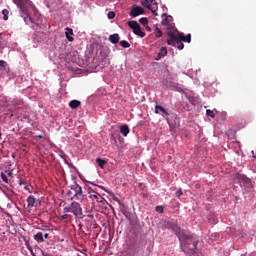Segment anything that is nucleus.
<instances>
[{"instance_id":"obj_17","label":"nucleus","mask_w":256,"mask_h":256,"mask_svg":"<svg viewBox=\"0 0 256 256\" xmlns=\"http://www.w3.org/2000/svg\"><path fill=\"white\" fill-rule=\"evenodd\" d=\"M35 241L37 243H43L45 241V238H43V232H38L36 235H34Z\"/></svg>"},{"instance_id":"obj_28","label":"nucleus","mask_w":256,"mask_h":256,"mask_svg":"<svg viewBox=\"0 0 256 256\" xmlns=\"http://www.w3.org/2000/svg\"><path fill=\"white\" fill-rule=\"evenodd\" d=\"M61 221H67V219H71V215L69 214H64L60 216Z\"/></svg>"},{"instance_id":"obj_35","label":"nucleus","mask_w":256,"mask_h":256,"mask_svg":"<svg viewBox=\"0 0 256 256\" xmlns=\"http://www.w3.org/2000/svg\"><path fill=\"white\" fill-rule=\"evenodd\" d=\"M9 177H13V171L8 170L5 172Z\"/></svg>"},{"instance_id":"obj_32","label":"nucleus","mask_w":256,"mask_h":256,"mask_svg":"<svg viewBox=\"0 0 256 256\" xmlns=\"http://www.w3.org/2000/svg\"><path fill=\"white\" fill-rule=\"evenodd\" d=\"M156 211L157 213H163L164 212L163 206H156Z\"/></svg>"},{"instance_id":"obj_7","label":"nucleus","mask_w":256,"mask_h":256,"mask_svg":"<svg viewBox=\"0 0 256 256\" xmlns=\"http://www.w3.org/2000/svg\"><path fill=\"white\" fill-rule=\"evenodd\" d=\"M145 9L141 8L140 6H133L129 15L130 17H139V15H144Z\"/></svg>"},{"instance_id":"obj_36","label":"nucleus","mask_w":256,"mask_h":256,"mask_svg":"<svg viewBox=\"0 0 256 256\" xmlns=\"http://www.w3.org/2000/svg\"><path fill=\"white\" fill-rule=\"evenodd\" d=\"M34 139H36V141H39V139H43V135H36Z\"/></svg>"},{"instance_id":"obj_11","label":"nucleus","mask_w":256,"mask_h":256,"mask_svg":"<svg viewBox=\"0 0 256 256\" xmlns=\"http://www.w3.org/2000/svg\"><path fill=\"white\" fill-rule=\"evenodd\" d=\"M0 71L2 73H9V64L4 60H0Z\"/></svg>"},{"instance_id":"obj_34","label":"nucleus","mask_w":256,"mask_h":256,"mask_svg":"<svg viewBox=\"0 0 256 256\" xmlns=\"http://www.w3.org/2000/svg\"><path fill=\"white\" fill-rule=\"evenodd\" d=\"M181 195H183V191L181 189H179L177 192H176V197H181Z\"/></svg>"},{"instance_id":"obj_8","label":"nucleus","mask_w":256,"mask_h":256,"mask_svg":"<svg viewBox=\"0 0 256 256\" xmlns=\"http://www.w3.org/2000/svg\"><path fill=\"white\" fill-rule=\"evenodd\" d=\"M239 183L241 187H253V184L251 183V179L247 178L246 176L240 175L239 176Z\"/></svg>"},{"instance_id":"obj_37","label":"nucleus","mask_w":256,"mask_h":256,"mask_svg":"<svg viewBox=\"0 0 256 256\" xmlns=\"http://www.w3.org/2000/svg\"><path fill=\"white\" fill-rule=\"evenodd\" d=\"M150 5H157V2L155 0H149Z\"/></svg>"},{"instance_id":"obj_14","label":"nucleus","mask_w":256,"mask_h":256,"mask_svg":"<svg viewBox=\"0 0 256 256\" xmlns=\"http://www.w3.org/2000/svg\"><path fill=\"white\" fill-rule=\"evenodd\" d=\"M12 105L17 107V109H21L23 107V100L21 99H14L12 100Z\"/></svg>"},{"instance_id":"obj_40","label":"nucleus","mask_w":256,"mask_h":256,"mask_svg":"<svg viewBox=\"0 0 256 256\" xmlns=\"http://www.w3.org/2000/svg\"><path fill=\"white\" fill-rule=\"evenodd\" d=\"M162 17H167V14H162Z\"/></svg>"},{"instance_id":"obj_25","label":"nucleus","mask_w":256,"mask_h":256,"mask_svg":"<svg viewBox=\"0 0 256 256\" xmlns=\"http://www.w3.org/2000/svg\"><path fill=\"white\" fill-rule=\"evenodd\" d=\"M2 14L4 15V16H3L4 21H7V19H9V10L4 9V10L2 11Z\"/></svg>"},{"instance_id":"obj_30","label":"nucleus","mask_w":256,"mask_h":256,"mask_svg":"<svg viewBox=\"0 0 256 256\" xmlns=\"http://www.w3.org/2000/svg\"><path fill=\"white\" fill-rule=\"evenodd\" d=\"M139 22L142 24V25H147V23H149V20H147V18H141L140 20H139Z\"/></svg>"},{"instance_id":"obj_9","label":"nucleus","mask_w":256,"mask_h":256,"mask_svg":"<svg viewBox=\"0 0 256 256\" xmlns=\"http://www.w3.org/2000/svg\"><path fill=\"white\" fill-rule=\"evenodd\" d=\"M27 203H28V207H37L39 205V201L33 195L27 198Z\"/></svg>"},{"instance_id":"obj_5","label":"nucleus","mask_w":256,"mask_h":256,"mask_svg":"<svg viewBox=\"0 0 256 256\" xmlns=\"http://www.w3.org/2000/svg\"><path fill=\"white\" fill-rule=\"evenodd\" d=\"M68 197L75 199V197H83V188L79 184H75L71 187V191L68 192Z\"/></svg>"},{"instance_id":"obj_38","label":"nucleus","mask_w":256,"mask_h":256,"mask_svg":"<svg viewBox=\"0 0 256 256\" xmlns=\"http://www.w3.org/2000/svg\"><path fill=\"white\" fill-rule=\"evenodd\" d=\"M43 237H44L45 239H49V233H45V234L43 235Z\"/></svg>"},{"instance_id":"obj_20","label":"nucleus","mask_w":256,"mask_h":256,"mask_svg":"<svg viewBox=\"0 0 256 256\" xmlns=\"http://www.w3.org/2000/svg\"><path fill=\"white\" fill-rule=\"evenodd\" d=\"M154 35L157 39H159V37H163V31H161V29H159V27L154 26Z\"/></svg>"},{"instance_id":"obj_19","label":"nucleus","mask_w":256,"mask_h":256,"mask_svg":"<svg viewBox=\"0 0 256 256\" xmlns=\"http://www.w3.org/2000/svg\"><path fill=\"white\" fill-rule=\"evenodd\" d=\"M142 5H144V7H147V9H149L150 11H152V13H155V8H153L151 6V3L149 2V0H144Z\"/></svg>"},{"instance_id":"obj_26","label":"nucleus","mask_w":256,"mask_h":256,"mask_svg":"<svg viewBox=\"0 0 256 256\" xmlns=\"http://www.w3.org/2000/svg\"><path fill=\"white\" fill-rule=\"evenodd\" d=\"M1 179L4 181V183H9V178H7V174L4 172L1 173Z\"/></svg>"},{"instance_id":"obj_2","label":"nucleus","mask_w":256,"mask_h":256,"mask_svg":"<svg viewBox=\"0 0 256 256\" xmlns=\"http://www.w3.org/2000/svg\"><path fill=\"white\" fill-rule=\"evenodd\" d=\"M169 39L166 41L167 45H171L172 47H177L179 51H183L185 49V44L183 43H191V34L178 33L174 32L167 33Z\"/></svg>"},{"instance_id":"obj_15","label":"nucleus","mask_w":256,"mask_h":256,"mask_svg":"<svg viewBox=\"0 0 256 256\" xmlns=\"http://www.w3.org/2000/svg\"><path fill=\"white\" fill-rule=\"evenodd\" d=\"M129 132H130L129 126L123 125V126L120 127V133H122V135L124 137H127L129 135Z\"/></svg>"},{"instance_id":"obj_21","label":"nucleus","mask_w":256,"mask_h":256,"mask_svg":"<svg viewBox=\"0 0 256 256\" xmlns=\"http://www.w3.org/2000/svg\"><path fill=\"white\" fill-rule=\"evenodd\" d=\"M96 163L99 165V167L101 169H104V167L106 166L107 164V161L101 159V158H96Z\"/></svg>"},{"instance_id":"obj_31","label":"nucleus","mask_w":256,"mask_h":256,"mask_svg":"<svg viewBox=\"0 0 256 256\" xmlns=\"http://www.w3.org/2000/svg\"><path fill=\"white\" fill-rule=\"evenodd\" d=\"M63 211H64V213H72L71 204H70V206L64 207Z\"/></svg>"},{"instance_id":"obj_42","label":"nucleus","mask_w":256,"mask_h":256,"mask_svg":"<svg viewBox=\"0 0 256 256\" xmlns=\"http://www.w3.org/2000/svg\"><path fill=\"white\" fill-rule=\"evenodd\" d=\"M10 117H13V113H11Z\"/></svg>"},{"instance_id":"obj_4","label":"nucleus","mask_w":256,"mask_h":256,"mask_svg":"<svg viewBox=\"0 0 256 256\" xmlns=\"http://www.w3.org/2000/svg\"><path fill=\"white\" fill-rule=\"evenodd\" d=\"M128 26L130 27L131 30H133L134 35L141 37V39L145 37L146 34L141 30V26L139 25V23H137V21H128Z\"/></svg>"},{"instance_id":"obj_24","label":"nucleus","mask_w":256,"mask_h":256,"mask_svg":"<svg viewBox=\"0 0 256 256\" xmlns=\"http://www.w3.org/2000/svg\"><path fill=\"white\" fill-rule=\"evenodd\" d=\"M72 55H73V57L71 58L70 61H72V63H75V61H77V56H75V52H72V53L68 54L66 56V59H69V57H71Z\"/></svg>"},{"instance_id":"obj_16","label":"nucleus","mask_w":256,"mask_h":256,"mask_svg":"<svg viewBox=\"0 0 256 256\" xmlns=\"http://www.w3.org/2000/svg\"><path fill=\"white\" fill-rule=\"evenodd\" d=\"M65 35H66V39H68V41H70V42L73 41V37L71 36V35H73V29L67 27Z\"/></svg>"},{"instance_id":"obj_13","label":"nucleus","mask_w":256,"mask_h":256,"mask_svg":"<svg viewBox=\"0 0 256 256\" xmlns=\"http://www.w3.org/2000/svg\"><path fill=\"white\" fill-rule=\"evenodd\" d=\"M70 109H77L78 107H81V101L79 100H72L69 103Z\"/></svg>"},{"instance_id":"obj_6","label":"nucleus","mask_w":256,"mask_h":256,"mask_svg":"<svg viewBox=\"0 0 256 256\" xmlns=\"http://www.w3.org/2000/svg\"><path fill=\"white\" fill-rule=\"evenodd\" d=\"M71 210L73 215H75V217H81V215H83V208H81V204H79V202H72L70 204Z\"/></svg>"},{"instance_id":"obj_3","label":"nucleus","mask_w":256,"mask_h":256,"mask_svg":"<svg viewBox=\"0 0 256 256\" xmlns=\"http://www.w3.org/2000/svg\"><path fill=\"white\" fill-rule=\"evenodd\" d=\"M88 199H91V201H96V203H101L102 205H105L107 202V200H105L101 194L91 188L88 189Z\"/></svg>"},{"instance_id":"obj_12","label":"nucleus","mask_w":256,"mask_h":256,"mask_svg":"<svg viewBox=\"0 0 256 256\" xmlns=\"http://www.w3.org/2000/svg\"><path fill=\"white\" fill-rule=\"evenodd\" d=\"M120 39L121 38L119 37V35L117 33L109 36V41H110V43H113V45H117V43H119Z\"/></svg>"},{"instance_id":"obj_39","label":"nucleus","mask_w":256,"mask_h":256,"mask_svg":"<svg viewBox=\"0 0 256 256\" xmlns=\"http://www.w3.org/2000/svg\"><path fill=\"white\" fill-rule=\"evenodd\" d=\"M24 189H25L26 191H29V186H25Z\"/></svg>"},{"instance_id":"obj_29","label":"nucleus","mask_w":256,"mask_h":256,"mask_svg":"<svg viewBox=\"0 0 256 256\" xmlns=\"http://www.w3.org/2000/svg\"><path fill=\"white\" fill-rule=\"evenodd\" d=\"M107 17L108 19H115V12L113 11L108 12Z\"/></svg>"},{"instance_id":"obj_22","label":"nucleus","mask_w":256,"mask_h":256,"mask_svg":"<svg viewBox=\"0 0 256 256\" xmlns=\"http://www.w3.org/2000/svg\"><path fill=\"white\" fill-rule=\"evenodd\" d=\"M120 45H121V47H123L124 49H129V48L131 47V44H129V42H127L126 40L120 41Z\"/></svg>"},{"instance_id":"obj_41","label":"nucleus","mask_w":256,"mask_h":256,"mask_svg":"<svg viewBox=\"0 0 256 256\" xmlns=\"http://www.w3.org/2000/svg\"><path fill=\"white\" fill-rule=\"evenodd\" d=\"M91 183V182H90ZM92 185H94V187H97V185H95L94 183H91Z\"/></svg>"},{"instance_id":"obj_23","label":"nucleus","mask_w":256,"mask_h":256,"mask_svg":"<svg viewBox=\"0 0 256 256\" xmlns=\"http://www.w3.org/2000/svg\"><path fill=\"white\" fill-rule=\"evenodd\" d=\"M171 21V16H166L164 20H162V25L165 27L169 25V22Z\"/></svg>"},{"instance_id":"obj_27","label":"nucleus","mask_w":256,"mask_h":256,"mask_svg":"<svg viewBox=\"0 0 256 256\" xmlns=\"http://www.w3.org/2000/svg\"><path fill=\"white\" fill-rule=\"evenodd\" d=\"M206 115L208 117H211L212 119H215V112H213L212 110H207Z\"/></svg>"},{"instance_id":"obj_1","label":"nucleus","mask_w":256,"mask_h":256,"mask_svg":"<svg viewBox=\"0 0 256 256\" xmlns=\"http://www.w3.org/2000/svg\"><path fill=\"white\" fill-rule=\"evenodd\" d=\"M13 1L15 5L19 7L26 25H29V23H31L32 25H36L37 27H39L42 33L47 31L49 27V24H47V21H45V23L43 24H39L38 22L35 23V21H33V18L29 16V9H35V6L33 5V2H31V0H13Z\"/></svg>"},{"instance_id":"obj_10","label":"nucleus","mask_w":256,"mask_h":256,"mask_svg":"<svg viewBox=\"0 0 256 256\" xmlns=\"http://www.w3.org/2000/svg\"><path fill=\"white\" fill-rule=\"evenodd\" d=\"M155 113L158 114V115L169 116V112H167L166 109L163 108V106H160V105L155 106Z\"/></svg>"},{"instance_id":"obj_33","label":"nucleus","mask_w":256,"mask_h":256,"mask_svg":"<svg viewBox=\"0 0 256 256\" xmlns=\"http://www.w3.org/2000/svg\"><path fill=\"white\" fill-rule=\"evenodd\" d=\"M110 141H113L114 143H117V139L115 138V134H111Z\"/></svg>"},{"instance_id":"obj_18","label":"nucleus","mask_w":256,"mask_h":256,"mask_svg":"<svg viewBox=\"0 0 256 256\" xmlns=\"http://www.w3.org/2000/svg\"><path fill=\"white\" fill-rule=\"evenodd\" d=\"M166 55H167V48L162 47L161 50H160V53H158L156 61H159V59H161L162 57H165Z\"/></svg>"}]
</instances>
